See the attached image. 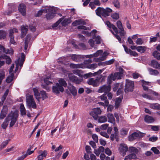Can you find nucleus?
Wrapping results in <instances>:
<instances>
[{
	"label": "nucleus",
	"mask_w": 160,
	"mask_h": 160,
	"mask_svg": "<svg viewBox=\"0 0 160 160\" xmlns=\"http://www.w3.org/2000/svg\"><path fill=\"white\" fill-rule=\"evenodd\" d=\"M8 112V109L7 106H3L0 115V119H3L6 116Z\"/></svg>",
	"instance_id": "nucleus-19"
},
{
	"label": "nucleus",
	"mask_w": 160,
	"mask_h": 160,
	"mask_svg": "<svg viewBox=\"0 0 160 160\" xmlns=\"http://www.w3.org/2000/svg\"><path fill=\"white\" fill-rule=\"evenodd\" d=\"M147 49V47L146 46H138L137 48V50L140 53L144 52Z\"/></svg>",
	"instance_id": "nucleus-34"
},
{
	"label": "nucleus",
	"mask_w": 160,
	"mask_h": 160,
	"mask_svg": "<svg viewBox=\"0 0 160 160\" xmlns=\"http://www.w3.org/2000/svg\"><path fill=\"white\" fill-rule=\"evenodd\" d=\"M150 65L154 68L160 69V64L157 61L155 60L151 61Z\"/></svg>",
	"instance_id": "nucleus-23"
},
{
	"label": "nucleus",
	"mask_w": 160,
	"mask_h": 160,
	"mask_svg": "<svg viewBox=\"0 0 160 160\" xmlns=\"http://www.w3.org/2000/svg\"><path fill=\"white\" fill-rule=\"evenodd\" d=\"M63 18H61L59 19L55 23H54L52 26V27L53 28H54L57 27L59 24L63 20Z\"/></svg>",
	"instance_id": "nucleus-50"
},
{
	"label": "nucleus",
	"mask_w": 160,
	"mask_h": 160,
	"mask_svg": "<svg viewBox=\"0 0 160 160\" xmlns=\"http://www.w3.org/2000/svg\"><path fill=\"white\" fill-rule=\"evenodd\" d=\"M103 52V51L102 50H98L97 52L93 54L94 57H97L99 56H101Z\"/></svg>",
	"instance_id": "nucleus-58"
},
{
	"label": "nucleus",
	"mask_w": 160,
	"mask_h": 160,
	"mask_svg": "<svg viewBox=\"0 0 160 160\" xmlns=\"http://www.w3.org/2000/svg\"><path fill=\"white\" fill-rule=\"evenodd\" d=\"M116 25L118 28L120 30H123V29H124L122 23L120 21H117Z\"/></svg>",
	"instance_id": "nucleus-49"
},
{
	"label": "nucleus",
	"mask_w": 160,
	"mask_h": 160,
	"mask_svg": "<svg viewBox=\"0 0 160 160\" xmlns=\"http://www.w3.org/2000/svg\"><path fill=\"white\" fill-rule=\"evenodd\" d=\"M64 89L62 86H59L58 83L52 87V91L55 94H59L60 92H63Z\"/></svg>",
	"instance_id": "nucleus-9"
},
{
	"label": "nucleus",
	"mask_w": 160,
	"mask_h": 160,
	"mask_svg": "<svg viewBox=\"0 0 160 160\" xmlns=\"http://www.w3.org/2000/svg\"><path fill=\"white\" fill-rule=\"evenodd\" d=\"M47 9H41L39 10L38 12L36 14V17H39L40 16L43 12L46 13Z\"/></svg>",
	"instance_id": "nucleus-45"
},
{
	"label": "nucleus",
	"mask_w": 160,
	"mask_h": 160,
	"mask_svg": "<svg viewBox=\"0 0 160 160\" xmlns=\"http://www.w3.org/2000/svg\"><path fill=\"white\" fill-rule=\"evenodd\" d=\"M151 150L156 154H158L160 153L159 150L156 147H152L151 148Z\"/></svg>",
	"instance_id": "nucleus-63"
},
{
	"label": "nucleus",
	"mask_w": 160,
	"mask_h": 160,
	"mask_svg": "<svg viewBox=\"0 0 160 160\" xmlns=\"http://www.w3.org/2000/svg\"><path fill=\"white\" fill-rule=\"evenodd\" d=\"M97 30L95 29L93 30L92 32V33H94V35L93 37V39H95V41L96 42V43L97 44H99L101 43V42L102 41V39L101 37L99 36H95V34L97 32Z\"/></svg>",
	"instance_id": "nucleus-18"
},
{
	"label": "nucleus",
	"mask_w": 160,
	"mask_h": 160,
	"mask_svg": "<svg viewBox=\"0 0 160 160\" xmlns=\"http://www.w3.org/2000/svg\"><path fill=\"white\" fill-rule=\"evenodd\" d=\"M10 74V75L8 76L6 79V82L8 83L10 82L12 80L13 78L14 74L13 73Z\"/></svg>",
	"instance_id": "nucleus-42"
},
{
	"label": "nucleus",
	"mask_w": 160,
	"mask_h": 160,
	"mask_svg": "<svg viewBox=\"0 0 160 160\" xmlns=\"http://www.w3.org/2000/svg\"><path fill=\"white\" fill-rule=\"evenodd\" d=\"M84 58V56L81 55H72L71 56L72 59L73 61L77 62H79L81 61V59Z\"/></svg>",
	"instance_id": "nucleus-20"
},
{
	"label": "nucleus",
	"mask_w": 160,
	"mask_h": 160,
	"mask_svg": "<svg viewBox=\"0 0 160 160\" xmlns=\"http://www.w3.org/2000/svg\"><path fill=\"white\" fill-rule=\"evenodd\" d=\"M99 99H100L101 101H104V102L106 106H108L109 104V102L107 99V97L106 94H104L98 97Z\"/></svg>",
	"instance_id": "nucleus-27"
},
{
	"label": "nucleus",
	"mask_w": 160,
	"mask_h": 160,
	"mask_svg": "<svg viewBox=\"0 0 160 160\" xmlns=\"http://www.w3.org/2000/svg\"><path fill=\"white\" fill-rule=\"evenodd\" d=\"M149 107L151 108L154 109L160 110V105L158 103H151Z\"/></svg>",
	"instance_id": "nucleus-35"
},
{
	"label": "nucleus",
	"mask_w": 160,
	"mask_h": 160,
	"mask_svg": "<svg viewBox=\"0 0 160 160\" xmlns=\"http://www.w3.org/2000/svg\"><path fill=\"white\" fill-rule=\"evenodd\" d=\"M111 17L113 19L117 20L119 18V14L118 13L115 12L112 14Z\"/></svg>",
	"instance_id": "nucleus-57"
},
{
	"label": "nucleus",
	"mask_w": 160,
	"mask_h": 160,
	"mask_svg": "<svg viewBox=\"0 0 160 160\" xmlns=\"http://www.w3.org/2000/svg\"><path fill=\"white\" fill-rule=\"evenodd\" d=\"M20 112L21 114L22 115H25L26 114V110L25 108L24 105L23 104H21L20 106Z\"/></svg>",
	"instance_id": "nucleus-41"
},
{
	"label": "nucleus",
	"mask_w": 160,
	"mask_h": 160,
	"mask_svg": "<svg viewBox=\"0 0 160 160\" xmlns=\"http://www.w3.org/2000/svg\"><path fill=\"white\" fill-rule=\"evenodd\" d=\"M47 12L48 13L46 15V18L47 19L50 20L54 17L56 11L54 8L50 7L47 9Z\"/></svg>",
	"instance_id": "nucleus-6"
},
{
	"label": "nucleus",
	"mask_w": 160,
	"mask_h": 160,
	"mask_svg": "<svg viewBox=\"0 0 160 160\" xmlns=\"http://www.w3.org/2000/svg\"><path fill=\"white\" fill-rule=\"evenodd\" d=\"M9 140H7L3 142L0 145V150L4 148L8 144Z\"/></svg>",
	"instance_id": "nucleus-48"
},
{
	"label": "nucleus",
	"mask_w": 160,
	"mask_h": 160,
	"mask_svg": "<svg viewBox=\"0 0 160 160\" xmlns=\"http://www.w3.org/2000/svg\"><path fill=\"white\" fill-rule=\"evenodd\" d=\"M85 149L86 152L88 153H91L92 152L91 151V149L90 147L88 145L86 146L85 147Z\"/></svg>",
	"instance_id": "nucleus-64"
},
{
	"label": "nucleus",
	"mask_w": 160,
	"mask_h": 160,
	"mask_svg": "<svg viewBox=\"0 0 160 160\" xmlns=\"http://www.w3.org/2000/svg\"><path fill=\"white\" fill-rule=\"evenodd\" d=\"M134 82L133 81L128 79L126 80V84L125 86L124 91L127 93L129 92L133 91L134 88Z\"/></svg>",
	"instance_id": "nucleus-5"
},
{
	"label": "nucleus",
	"mask_w": 160,
	"mask_h": 160,
	"mask_svg": "<svg viewBox=\"0 0 160 160\" xmlns=\"http://www.w3.org/2000/svg\"><path fill=\"white\" fill-rule=\"evenodd\" d=\"M107 117L108 122L113 123L114 125L115 123V120L113 114L109 113L107 114Z\"/></svg>",
	"instance_id": "nucleus-26"
},
{
	"label": "nucleus",
	"mask_w": 160,
	"mask_h": 160,
	"mask_svg": "<svg viewBox=\"0 0 160 160\" xmlns=\"http://www.w3.org/2000/svg\"><path fill=\"white\" fill-rule=\"evenodd\" d=\"M0 58L1 59H6V63L8 64H10L11 62V59L7 55L1 56L0 57Z\"/></svg>",
	"instance_id": "nucleus-37"
},
{
	"label": "nucleus",
	"mask_w": 160,
	"mask_h": 160,
	"mask_svg": "<svg viewBox=\"0 0 160 160\" xmlns=\"http://www.w3.org/2000/svg\"><path fill=\"white\" fill-rule=\"evenodd\" d=\"M111 87L109 85H103L99 87L98 92L99 93L108 92L110 90Z\"/></svg>",
	"instance_id": "nucleus-11"
},
{
	"label": "nucleus",
	"mask_w": 160,
	"mask_h": 160,
	"mask_svg": "<svg viewBox=\"0 0 160 160\" xmlns=\"http://www.w3.org/2000/svg\"><path fill=\"white\" fill-rule=\"evenodd\" d=\"M18 10L19 12L23 16L26 15V6L23 4H20L18 7Z\"/></svg>",
	"instance_id": "nucleus-22"
},
{
	"label": "nucleus",
	"mask_w": 160,
	"mask_h": 160,
	"mask_svg": "<svg viewBox=\"0 0 160 160\" xmlns=\"http://www.w3.org/2000/svg\"><path fill=\"white\" fill-rule=\"evenodd\" d=\"M122 98V97H119L116 99L115 101V107L116 108H118L120 105V103H121Z\"/></svg>",
	"instance_id": "nucleus-39"
},
{
	"label": "nucleus",
	"mask_w": 160,
	"mask_h": 160,
	"mask_svg": "<svg viewBox=\"0 0 160 160\" xmlns=\"http://www.w3.org/2000/svg\"><path fill=\"white\" fill-rule=\"evenodd\" d=\"M18 32L17 29L15 28H13V29L10 30L9 37L14 36L13 35V33H17Z\"/></svg>",
	"instance_id": "nucleus-46"
},
{
	"label": "nucleus",
	"mask_w": 160,
	"mask_h": 160,
	"mask_svg": "<svg viewBox=\"0 0 160 160\" xmlns=\"http://www.w3.org/2000/svg\"><path fill=\"white\" fill-rule=\"evenodd\" d=\"M128 150V147L125 144L122 143L120 145L119 150L121 154L124 156L126 154V152Z\"/></svg>",
	"instance_id": "nucleus-10"
},
{
	"label": "nucleus",
	"mask_w": 160,
	"mask_h": 160,
	"mask_svg": "<svg viewBox=\"0 0 160 160\" xmlns=\"http://www.w3.org/2000/svg\"><path fill=\"white\" fill-rule=\"evenodd\" d=\"M28 27L22 26L21 27V37L23 38L26 34L28 30Z\"/></svg>",
	"instance_id": "nucleus-24"
},
{
	"label": "nucleus",
	"mask_w": 160,
	"mask_h": 160,
	"mask_svg": "<svg viewBox=\"0 0 160 160\" xmlns=\"http://www.w3.org/2000/svg\"><path fill=\"white\" fill-rule=\"evenodd\" d=\"M115 77L116 76L115 75V73L114 74H110L109 77H108V80L110 81L111 80L114 81L116 79Z\"/></svg>",
	"instance_id": "nucleus-54"
},
{
	"label": "nucleus",
	"mask_w": 160,
	"mask_h": 160,
	"mask_svg": "<svg viewBox=\"0 0 160 160\" xmlns=\"http://www.w3.org/2000/svg\"><path fill=\"white\" fill-rule=\"evenodd\" d=\"M148 69L149 74L151 75L157 76L159 74V72L156 69H154L151 68H148Z\"/></svg>",
	"instance_id": "nucleus-29"
},
{
	"label": "nucleus",
	"mask_w": 160,
	"mask_h": 160,
	"mask_svg": "<svg viewBox=\"0 0 160 160\" xmlns=\"http://www.w3.org/2000/svg\"><path fill=\"white\" fill-rule=\"evenodd\" d=\"M86 23L84 20L82 19H80L75 20L72 23V25L73 26H76L78 25H86Z\"/></svg>",
	"instance_id": "nucleus-21"
},
{
	"label": "nucleus",
	"mask_w": 160,
	"mask_h": 160,
	"mask_svg": "<svg viewBox=\"0 0 160 160\" xmlns=\"http://www.w3.org/2000/svg\"><path fill=\"white\" fill-rule=\"evenodd\" d=\"M129 150L132 153H134L135 154L138 153V149H137L136 148L133 147L130 148Z\"/></svg>",
	"instance_id": "nucleus-55"
},
{
	"label": "nucleus",
	"mask_w": 160,
	"mask_h": 160,
	"mask_svg": "<svg viewBox=\"0 0 160 160\" xmlns=\"http://www.w3.org/2000/svg\"><path fill=\"white\" fill-rule=\"evenodd\" d=\"M113 4L116 8H120V4L118 0H114L113 2Z\"/></svg>",
	"instance_id": "nucleus-53"
},
{
	"label": "nucleus",
	"mask_w": 160,
	"mask_h": 160,
	"mask_svg": "<svg viewBox=\"0 0 160 160\" xmlns=\"http://www.w3.org/2000/svg\"><path fill=\"white\" fill-rule=\"evenodd\" d=\"M105 10V17L106 16H109L110 15L109 13L112 12V10L111 8H107Z\"/></svg>",
	"instance_id": "nucleus-43"
},
{
	"label": "nucleus",
	"mask_w": 160,
	"mask_h": 160,
	"mask_svg": "<svg viewBox=\"0 0 160 160\" xmlns=\"http://www.w3.org/2000/svg\"><path fill=\"white\" fill-rule=\"evenodd\" d=\"M71 68H83L84 67V65L82 64H75L71 63L70 65Z\"/></svg>",
	"instance_id": "nucleus-31"
},
{
	"label": "nucleus",
	"mask_w": 160,
	"mask_h": 160,
	"mask_svg": "<svg viewBox=\"0 0 160 160\" xmlns=\"http://www.w3.org/2000/svg\"><path fill=\"white\" fill-rule=\"evenodd\" d=\"M68 88L73 95L74 96L76 95L77 93V90L74 86L70 84L68 86Z\"/></svg>",
	"instance_id": "nucleus-17"
},
{
	"label": "nucleus",
	"mask_w": 160,
	"mask_h": 160,
	"mask_svg": "<svg viewBox=\"0 0 160 160\" xmlns=\"http://www.w3.org/2000/svg\"><path fill=\"white\" fill-rule=\"evenodd\" d=\"M38 153L39 155L37 157L38 160H42L44 158L46 157L48 152L46 150H44L43 151L40 150L38 151Z\"/></svg>",
	"instance_id": "nucleus-15"
},
{
	"label": "nucleus",
	"mask_w": 160,
	"mask_h": 160,
	"mask_svg": "<svg viewBox=\"0 0 160 160\" xmlns=\"http://www.w3.org/2000/svg\"><path fill=\"white\" fill-rule=\"evenodd\" d=\"M18 116V114L17 112L11 111L8 115L2 124V128L5 129L8 124V122L11 120L9 124L10 127H12L16 122Z\"/></svg>",
	"instance_id": "nucleus-1"
},
{
	"label": "nucleus",
	"mask_w": 160,
	"mask_h": 160,
	"mask_svg": "<svg viewBox=\"0 0 160 160\" xmlns=\"http://www.w3.org/2000/svg\"><path fill=\"white\" fill-rule=\"evenodd\" d=\"M108 53L106 51L104 52L101 55V57L99 58H95L94 59V61L96 62H99L106 59V57L108 55Z\"/></svg>",
	"instance_id": "nucleus-14"
},
{
	"label": "nucleus",
	"mask_w": 160,
	"mask_h": 160,
	"mask_svg": "<svg viewBox=\"0 0 160 160\" xmlns=\"http://www.w3.org/2000/svg\"><path fill=\"white\" fill-rule=\"evenodd\" d=\"M97 65L96 64H92L88 65L87 66V67L88 68L94 69L96 68L97 67Z\"/></svg>",
	"instance_id": "nucleus-56"
},
{
	"label": "nucleus",
	"mask_w": 160,
	"mask_h": 160,
	"mask_svg": "<svg viewBox=\"0 0 160 160\" xmlns=\"http://www.w3.org/2000/svg\"><path fill=\"white\" fill-rule=\"evenodd\" d=\"M115 75L116 76V79H121L122 74L121 73L117 72L115 73Z\"/></svg>",
	"instance_id": "nucleus-60"
},
{
	"label": "nucleus",
	"mask_w": 160,
	"mask_h": 160,
	"mask_svg": "<svg viewBox=\"0 0 160 160\" xmlns=\"http://www.w3.org/2000/svg\"><path fill=\"white\" fill-rule=\"evenodd\" d=\"M6 35L7 33L6 32L2 30H0V39L5 38Z\"/></svg>",
	"instance_id": "nucleus-47"
},
{
	"label": "nucleus",
	"mask_w": 160,
	"mask_h": 160,
	"mask_svg": "<svg viewBox=\"0 0 160 160\" xmlns=\"http://www.w3.org/2000/svg\"><path fill=\"white\" fill-rule=\"evenodd\" d=\"M26 102L27 106L29 108L35 109L36 108L37 105L32 95L29 94L26 95Z\"/></svg>",
	"instance_id": "nucleus-2"
},
{
	"label": "nucleus",
	"mask_w": 160,
	"mask_h": 160,
	"mask_svg": "<svg viewBox=\"0 0 160 160\" xmlns=\"http://www.w3.org/2000/svg\"><path fill=\"white\" fill-rule=\"evenodd\" d=\"M31 39V36L30 35L28 34L26 38L25 41L24 50L25 51L27 50L28 46V44Z\"/></svg>",
	"instance_id": "nucleus-32"
},
{
	"label": "nucleus",
	"mask_w": 160,
	"mask_h": 160,
	"mask_svg": "<svg viewBox=\"0 0 160 160\" xmlns=\"http://www.w3.org/2000/svg\"><path fill=\"white\" fill-rule=\"evenodd\" d=\"M142 136V133L140 132H134L129 136V140L130 141H133L138 138H140Z\"/></svg>",
	"instance_id": "nucleus-16"
},
{
	"label": "nucleus",
	"mask_w": 160,
	"mask_h": 160,
	"mask_svg": "<svg viewBox=\"0 0 160 160\" xmlns=\"http://www.w3.org/2000/svg\"><path fill=\"white\" fill-rule=\"evenodd\" d=\"M105 24L110 28H112L113 31L115 32L116 34H115L113 32L112 30H110L112 33L115 36L117 39L120 42H121V40L120 37L118 35V31L117 28L112 24H111L110 22L108 21H106L105 22Z\"/></svg>",
	"instance_id": "nucleus-3"
},
{
	"label": "nucleus",
	"mask_w": 160,
	"mask_h": 160,
	"mask_svg": "<svg viewBox=\"0 0 160 160\" xmlns=\"http://www.w3.org/2000/svg\"><path fill=\"white\" fill-rule=\"evenodd\" d=\"M154 57L158 60L160 59V55L159 53L157 51L154 52L152 53Z\"/></svg>",
	"instance_id": "nucleus-44"
},
{
	"label": "nucleus",
	"mask_w": 160,
	"mask_h": 160,
	"mask_svg": "<svg viewBox=\"0 0 160 160\" xmlns=\"http://www.w3.org/2000/svg\"><path fill=\"white\" fill-rule=\"evenodd\" d=\"M68 78L71 81L76 84H79L81 81L78 77L72 74H69L68 75Z\"/></svg>",
	"instance_id": "nucleus-12"
},
{
	"label": "nucleus",
	"mask_w": 160,
	"mask_h": 160,
	"mask_svg": "<svg viewBox=\"0 0 160 160\" xmlns=\"http://www.w3.org/2000/svg\"><path fill=\"white\" fill-rule=\"evenodd\" d=\"M61 22L62 26H65L71 22V19L69 18H65Z\"/></svg>",
	"instance_id": "nucleus-38"
},
{
	"label": "nucleus",
	"mask_w": 160,
	"mask_h": 160,
	"mask_svg": "<svg viewBox=\"0 0 160 160\" xmlns=\"http://www.w3.org/2000/svg\"><path fill=\"white\" fill-rule=\"evenodd\" d=\"M144 120L147 123H151L153 122L155 120L152 117L146 115L144 118Z\"/></svg>",
	"instance_id": "nucleus-30"
},
{
	"label": "nucleus",
	"mask_w": 160,
	"mask_h": 160,
	"mask_svg": "<svg viewBox=\"0 0 160 160\" xmlns=\"http://www.w3.org/2000/svg\"><path fill=\"white\" fill-rule=\"evenodd\" d=\"M136 42L137 45H141L143 43V42L141 38H138L136 40Z\"/></svg>",
	"instance_id": "nucleus-59"
},
{
	"label": "nucleus",
	"mask_w": 160,
	"mask_h": 160,
	"mask_svg": "<svg viewBox=\"0 0 160 160\" xmlns=\"http://www.w3.org/2000/svg\"><path fill=\"white\" fill-rule=\"evenodd\" d=\"M134 153H132L131 154L126 156L124 160H130L131 159H134L137 158L136 155Z\"/></svg>",
	"instance_id": "nucleus-33"
},
{
	"label": "nucleus",
	"mask_w": 160,
	"mask_h": 160,
	"mask_svg": "<svg viewBox=\"0 0 160 160\" xmlns=\"http://www.w3.org/2000/svg\"><path fill=\"white\" fill-rule=\"evenodd\" d=\"M102 71V70L100 69L98 71L95 72L94 73L89 72L88 73H87L85 75V76L87 77V78L91 76H95L98 74L101 73Z\"/></svg>",
	"instance_id": "nucleus-28"
},
{
	"label": "nucleus",
	"mask_w": 160,
	"mask_h": 160,
	"mask_svg": "<svg viewBox=\"0 0 160 160\" xmlns=\"http://www.w3.org/2000/svg\"><path fill=\"white\" fill-rule=\"evenodd\" d=\"M102 75H98L96 78H91L87 81V83L90 85L94 87H97L100 84V80L102 78Z\"/></svg>",
	"instance_id": "nucleus-4"
},
{
	"label": "nucleus",
	"mask_w": 160,
	"mask_h": 160,
	"mask_svg": "<svg viewBox=\"0 0 160 160\" xmlns=\"http://www.w3.org/2000/svg\"><path fill=\"white\" fill-rule=\"evenodd\" d=\"M44 81L47 85L52 83V81L50 78H46L44 79Z\"/></svg>",
	"instance_id": "nucleus-52"
},
{
	"label": "nucleus",
	"mask_w": 160,
	"mask_h": 160,
	"mask_svg": "<svg viewBox=\"0 0 160 160\" xmlns=\"http://www.w3.org/2000/svg\"><path fill=\"white\" fill-rule=\"evenodd\" d=\"M104 12V9L100 7H98L95 10L97 15L101 17L102 16L105 17Z\"/></svg>",
	"instance_id": "nucleus-13"
},
{
	"label": "nucleus",
	"mask_w": 160,
	"mask_h": 160,
	"mask_svg": "<svg viewBox=\"0 0 160 160\" xmlns=\"http://www.w3.org/2000/svg\"><path fill=\"white\" fill-rule=\"evenodd\" d=\"M25 56L23 53H22L20 60V58H19L18 60L15 61L16 66L15 70V72H16L18 71L19 65L20 66L21 68L22 67L25 61Z\"/></svg>",
	"instance_id": "nucleus-7"
},
{
	"label": "nucleus",
	"mask_w": 160,
	"mask_h": 160,
	"mask_svg": "<svg viewBox=\"0 0 160 160\" xmlns=\"http://www.w3.org/2000/svg\"><path fill=\"white\" fill-rule=\"evenodd\" d=\"M78 28L79 29H83L85 30H87L89 29V28L83 25H80L78 26Z\"/></svg>",
	"instance_id": "nucleus-62"
},
{
	"label": "nucleus",
	"mask_w": 160,
	"mask_h": 160,
	"mask_svg": "<svg viewBox=\"0 0 160 160\" xmlns=\"http://www.w3.org/2000/svg\"><path fill=\"white\" fill-rule=\"evenodd\" d=\"M104 148L102 146H100L98 149H94V152L97 156H98L101 152L104 151Z\"/></svg>",
	"instance_id": "nucleus-25"
},
{
	"label": "nucleus",
	"mask_w": 160,
	"mask_h": 160,
	"mask_svg": "<svg viewBox=\"0 0 160 160\" xmlns=\"http://www.w3.org/2000/svg\"><path fill=\"white\" fill-rule=\"evenodd\" d=\"M114 61L115 60L114 59H112L106 61L105 62L106 65L111 64L114 62Z\"/></svg>",
	"instance_id": "nucleus-61"
},
{
	"label": "nucleus",
	"mask_w": 160,
	"mask_h": 160,
	"mask_svg": "<svg viewBox=\"0 0 160 160\" xmlns=\"http://www.w3.org/2000/svg\"><path fill=\"white\" fill-rule=\"evenodd\" d=\"M40 96H41L43 100L46 99L48 97L47 95L44 91H42L40 92Z\"/></svg>",
	"instance_id": "nucleus-51"
},
{
	"label": "nucleus",
	"mask_w": 160,
	"mask_h": 160,
	"mask_svg": "<svg viewBox=\"0 0 160 160\" xmlns=\"http://www.w3.org/2000/svg\"><path fill=\"white\" fill-rule=\"evenodd\" d=\"M107 120V118L105 116H101L99 117L98 119V121L100 123H103L106 122Z\"/></svg>",
	"instance_id": "nucleus-40"
},
{
	"label": "nucleus",
	"mask_w": 160,
	"mask_h": 160,
	"mask_svg": "<svg viewBox=\"0 0 160 160\" xmlns=\"http://www.w3.org/2000/svg\"><path fill=\"white\" fill-rule=\"evenodd\" d=\"M58 83L59 86H62V87H66L67 86V83L65 80L63 78H60L58 81Z\"/></svg>",
	"instance_id": "nucleus-36"
},
{
	"label": "nucleus",
	"mask_w": 160,
	"mask_h": 160,
	"mask_svg": "<svg viewBox=\"0 0 160 160\" xmlns=\"http://www.w3.org/2000/svg\"><path fill=\"white\" fill-rule=\"evenodd\" d=\"M101 110L100 108H97L93 109L90 112V114L95 119L97 120L98 118V115L100 114Z\"/></svg>",
	"instance_id": "nucleus-8"
}]
</instances>
